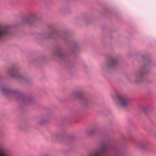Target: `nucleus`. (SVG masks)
I'll list each match as a JSON object with an SVG mask.
<instances>
[{"mask_svg": "<svg viewBox=\"0 0 156 156\" xmlns=\"http://www.w3.org/2000/svg\"><path fill=\"white\" fill-rule=\"evenodd\" d=\"M116 96L118 100L119 105L122 108H126L129 105V99L124 95L117 94Z\"/></svg>", "mask_w": 156, "mask_h": 156, "instance_id": "1", "label": "nucleus"}, {"mask_svg": "<svg viewBox=\"0 0 156 156\" xmlns=\"http://www.w3.org/2000/svg\"><path fill=\"white\" fill-rule=\"evenodd\" d=\"M71 96L75 98H80L81 102L85 105L89 103L87 99L82 96V93L81 91H74L72 93Z\"/></svg>", "mask_w": 156, "mask_h": 156, "instance_id": "2", "label": "nucleus"}, {"mask_svg": "<svg viewBox=\"0 0 156 156\" xmlns=\"http://www.w3.org/2000/svg\"><path fill=\"white\" fill-rule=\"evenodd\" d=\"M107 149L106 146H103L99 149L90 153L87 156H105L104 152Z\"/></svg>", "mask_w": 156, "mask_h": 156, "instance_id": "3", "label": "nucleus"}, {"mask_svg": "<svg viewBox=\"0 0 156 156\" xmlns=\"http://www.w3.org/2000/svg\"><path fill=\"white\" fill-rule=\"evenodd\" d=\"M10 28L8 26H0V41L10 33Z\"/></svg>", "mask_w": 156, "mask_h": 156, "instance_id": "4", "label": "nucleus"}, {"mask_svg": "<svg viewBox=\"0 0 156 156\" xmlns=\"http://www.w3.org/2000/svg\"><path fill=\"white\" fill-rule=\"evenodd\" d=\"M118 64V60L114 58H112L111 62H108L105 65L106 67L108 69H112L116 67Z\"/></svg>", "mask_w": 156, "mask_h": 156, "instance_id": "5", "label": "nucleus"}, {"mask_svg": "<svg viewBox=\"0 0 156 156\" xmlns=\"http://www.w3.org/2000/svg\"><path fill=\"white\" fill-rule=\"evenodd\" d=\"M146 71L145 67L141 68L135 74V76L136 80H140L143 77L144 74L146 73Z\"/></svg>", "mask_w": 156, "mask_h": 156, "instance_id": "6", "label": "nucleus"}, {"mask_svg": "<svg viewBox=\"0 0 156 156\" xmlns=\"http://www.w3.org/2000/svg\"><path fill=\"white\" fill-rule=\"evenodd\" d=\"M7 74L14 77L16 78L18 77V73L16 69L14 67L9 68L6 72Z\"/></svg>", "mask_w": 156, "mask_h": 156, "instance_id": "7", "label": "nucleus"}, {"mask_svg": "<svg viewBox=\"0 0 156 156\" xmlns=\"http://www.w3.org/2000/svg\"><path fill=\"white\" fill-rule=\"evenodd\" d=\"M35 20V16H32L30 17L24 19L23 21L24 23L31 24L32 22Z\"/></svg>", "mask_w": 156, "mask_h": 156, "instance_id": "8", "label": "nucleus"}, {"mask_svg": "<svg viewBox=\"0 0 156 156\" xmlns=\"http://www.w3.org/2000/svg\"><path fill=\"white\" fill-rule=\"evenodd\" d=\"M2 90L3 93L5 95L6 94L10 93H12L16 94H19L20 93V92L18 90L13 91L5 88H2Z\"/></svg>", "mask_w": 156, "mask_h": 156, "instance_id": "9", "label": "nucleus"}, {"mask_svg": "<svg viewBox=\"0 0 156 156\" xmlns=\"http://www.w3.org/2000/svg\"><path fill=\"white\" fill-rule=\"evenodd\" d=\"M63 134L64 133L63 132H59L54 135L53 136H55L56 139H58L62 137L63 136Z\"/></svg>", "mask_w": 156, "mask_h": 156, "instance_id": "10", "label": "nucleus"}, {"mask_svg": "<svg viewBox=\"0 0 156 156\" xmlns=\"http://www.w3.org/2000/svg\"><path fill=\"white\" fill-rule=\"evenodd\" d=\"M96 130L95 129H92L89 131H87L86 133L88 135H90L94 133Z\"/></svg>", "mask_w": 156, "mask_h": 156, "instance_id": "11", "label": "nucleus"}, {"mask_svg": "<svg viewBox=\"0 0 156 156\" xmlns=\"http://www.w3.org/2000/svg\"><path fill=\"white\" fill-rule=\"evenodd\" d=\"M31 100H31H30V99H29L28 98H26V100L27 101H30Z\"/></svg>", "mask_w": 156, "mask_h": 156, "instance_id": "12", "label": "nucleus"}, {"mask_svg": "<svg viewBox=\"0 0 156 156\" xmlns=\"http://www.w3.org/2000/svg\"><path fill=\"white\" fill-rule=\"evenodd\" d=\"M142 148H143L144 149H145V150H146L147 149V148H146L145 147V146L144 145H143L142 146Z\"/></svg>", "mask_w": 156, "mask_h": 156, "instance_id": "13", "label": "nucleus"}, {"mask_svg": "<svg viewBox=\"0 0 156 156\" xmlns=\"http://www.w3.org/2000/svg\"><path fill=\"white\" fill-rule=\"evenodd\" d=\"M112 98L114 100V101L115 100V98L114 96H112Z\"/></svg>", "mask_w": 156, "mask_h": 156, "instance_id": "14", "label": "nucleus"}, {"mask_svg": "<svg viewBox=\"0 0 156 156\" xmlns=\"http://www.w3.org/2000/svg\"><path fill=\"white\" fill-rule=\"evenodd\" d=\"M45 121V120H44V121H41V122H44Z\"/></svg>", "mask_w": 156, "mask_h": 156, "instance_id": "15", "label": "nucleus"}, {"mask_svg": "<svg viewBox=\"0 0 156 156\" xmlns=\"http://www.w3.org/2000/svg\"><path fill=\"white\" fill-rule=\"evenodd\" d=\"M58 55H59V56H60V55L58 54Z\"/></svg>", "mask_w": 156, "mask_h": 156, "instance_id": "16", "label": "nucleus"}, {"mask_svg": "<svg viewBox=\"0 0 156 156\" xmlns=\"http://www.w3.org/2000/svg\"><path fill=\"white\" fill-rule=\"evenodd\" d=\"M136 83H137V82H137V81H136Z\"/></svg>", "mask_w": 156, "mask_h": 156, "instance_id": "17", "label": "nucleus"}]
</instances>
